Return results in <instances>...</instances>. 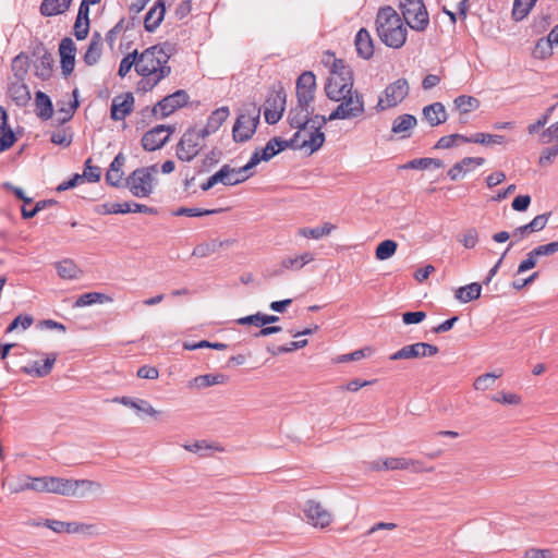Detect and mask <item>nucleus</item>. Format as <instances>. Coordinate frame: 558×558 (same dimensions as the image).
Masks as SVG:
<instances>
[{"mask_svg": "<svg viewBox=\"0 0 558 558\" xmlns=\"http://www.w3.org/2000/svg\"><path fill=\"white\" fill-rule=\"evenodd\" d=\"M313 113L314 107L312 105H302L298 101L288 114L290 126L298 130L294 134L299 135V147L308 149L311 154L323 146L325 134L322 129L327 123L325 116Z\"/></svg>", "mask_w": 558, "mask_h": 558, "instance_id": "obj_1", "label": "nucleus"}, {"mask_svg": "<svg viewBox=\"0 0 558 558\" xmlns=\"http://www.w3.org/2000/svg\"><path fill=\"white\" fill-rule=\"evenodd\" d=\"M34 492L57 494L73 498H85L89 494L102 493V485L92 480L39 476L36 480Z\"/></svg>", "mask_w": 558, "mask_h": 558, "instance_id": "obj_2", "label": "nucleus"}, {"mask_svg": "<svg viewBox=\"0 0 558 558\" xmlns=\"http://www.w3.org/2000/svg\"><path fill=\"white\" fill-rule=\"evenodd\" d=\"M375 24L378 37L386 46L398 49L405 44L407 27L403 26L401 16L392 7L380 8Z\"/></svg>", "mask_w": 558, "mask_h": 558, "instance_id": "obj_3", "label": "nucleus"}, {"mask_svg": "<svg viewBox=\"0 0 558 558\" xmlns=\"http://www.w3.org/2000/svg\"><path fill=\"white\" fill-rule=\"evenodd\" d=\"M174 50L173 45L163 43L145 49L137 54L136 73L141 76H158L161 71L171 69L169 59Z\"/></svg>", "mask_w": 558, "mask_h": 558, "instance_id": "obj_4", "label": "nucleus"}, {"mask_svg": "<svg viewBox=\"0 0 558 558\" xmlns=\"http://www.w3.org/2000/svg\"><path fill=\"white\" fill-rule=\"evenodd\" d=\"M353 90V72L342 59H335L325 84L326 96L332 101H340Z\"/></svg>", "mask_w": 558, "mask_h": 558, "instance_id": "obj_5", "label": "nucleus"}, {"mask_svg": "<svg viewBox=\"0 0 558 558\" xmlns=\"http://www.w3.org/2000/svg\"><path fill=\"white\" fill-rule=\"evenodd\" d=\"M156 172V165L137 168L125 179V185L133 196L138 198L148 197L154 191V175Z\"/></svg>", "mask_w": 558, "mask_h": 558, "instance_id": "obj_6", "label": "nucleus"}, {"mask_svg": "<svg viewBox=\"0 0 558 558\" xmlns=\"http://www.w3.org/2000/svg\"><path fill=\"white\" fill-rule=\"evenodd\" d=\"M336 109L326 117L327 122L333 120H348L360 118L365 112L363 96L357 90H352L341 98Z\"/></svg>", "mask_w": 558, "mask_h": 558, "instance_id": "obj_7", "label": "nucleus"}, {"mask_svg": "<svg viewBox=\"0 0 558 558\" xmlns=\"http://www.w3.org/2000/svg\"><path fill=\"white\" fill-rule=\"evenodd\" d=\"M400 10L407 25L415 32H424L429 24V15L423 0H403Z\"/></svg>", "mask_w": 558, "mask_h": 558, "instance_id": "obj_8", "label": "nucleus"}, {"mask_svg": "<svg viewBox=\"0 0 558 558\" xmlns=\"http://www.w3.org/2000/svg\"><path fill=\"white\" fill-rule=\"evenodd\" d=\"M299 135L294 134L290 140H281L278 137H274L269 140L264 148L260 150L256 149L250 160L248 167H256L260 161H268L272 157H275L280 151L286 148L292 149H301L300 147Z\"/></svg>", "mask_w": 558, "mask_h": 558, "instance_id": "obj_9", "label": "nucleus"}, {"mask_svg": "<svg viewBox=\"0 0 558 558\" xmlns=\"http://www.w3.org/2000/svg\"><path fill=\"white\" fill-rule=\"evenodd\" d=\"M260 109L252 106L245 113H241L232 129V137L236 143H244L252 138L259 123Z\"/></svg>", "mask_w": 558, "mask_h": 558, "instance_id": "obj_10", "label": "nucleus"}, {"mask_svg": "<svg viewBox=\"0 0 558 558\" xmlns=\"http://www.w3.org/2000/svg\"><path fill=\"white\" fill-rule=\"evenodd\" d=\"M409 90V83L405 78L396 80L385 88L384 95L378 99L376 109L383 111L396 107L408 96Z\"/></svg>", "mask_w": 558, "mask_h": 558, "instance_id": "obj_11", "label": "nucleus"}, {"mask_svg": "<svg viewBox=\"0 0 558 558\" xmlns=\"http://www.w3.org/2000/svg\"><path fill=\"white\" fill-rule=\"evenodd\" d=\"M204 145L205 144L193 134V130L187 129L175 146V156L183 162H191L201 153Z\"/></svg>", "mask_w": 558, "mask_h": 558, "instance_id": "obj_12", "label": "nucleus"}, {"mask_svg": "<svg viewBox=\"0 0 558 558\" xmlns=\"http://www.w3.org/2000/svg\"><path fill=\"white\" fill-rule=\"evenodd\" d=\"M302 509L308 523L315 527L325 529L332 522V513L319 501L308 499L304 502Z\"/></svg>", "mask_w": 558, "mask_h": 558, "instance_id": "obj_13", "label": "nucleus"}, {"mask_svg": "<svg viewBox=\"0 0 558 558\" xmlns=\"http://www.w3.org/2000/svg\"><path fill=\"white\" fill-rule=\"evenodd\" d=\"M287 102V94L283 88L271 92L266 101L264 116L268 124H276L282 117Z\"/></svg>", "mask_w": 558, "mask_h": 558, "instance_id": "obj_14", "label": "nucleus"}, {"mask_svg": "<svg viewBox=\"0 0 558 558\" xmlns=\"http://www.w3.org/2000/svg\"><path fill=\"white\" fill-rule=\"evenodd\" d=\"M173 132L174 126L162 124L156 125L151 130L147 131L142 137V146L144 150L155 151L162 148Z\"/></svg>", "mask_w": 558, "mask_h": 558, "instance_id": "obj_15", "label": "nucleus"}, {"mask_svg": "<svg viewBox=\"0 0 558 558\" xmlns=\"http://www.w3.org/2000/svg\"><path fill=\"white\" fill-rule=\"evenodd\" d=\"M438 353V348L434 344L426 342H416L413 344H408L402 347L397 352L392 353L389 356V360H410V359H420L434 356Z\"/></svg>", "mask_w": 558, "mask_h": 558, "instance_id": "obj_16", "label": "nucleus"}, {"mask_svg": "<svg viewBox=\"0 0 558 558\" xmlns=\"http://www.w3.org/2000/svg\"><path fill=\"white\" fill-rule=\"evenodd\" d=\"M189 99L190 97L185 90L178 89L159 100L151 109V112L155 114L159 109L161 117L166 118L173 113L177 109L185 106L189 102Z\"/></svg>", "mask_w": 558, "mask_h": 558, "instance_id": "obj_17", "label": "nucleus"}, {"mask_svg": "<svg viewBox=\"0 0 558 558\" xmlns=\"http://www.w3.org/2000/svg\"><path fill=\"white\" fill-rule=\"evenodd\" d=\"M316 77L311 71L303 72L296 81V100L302 105H312L315 98Z\"/></svg>", "mask_w": 558, "mask_h": 558, "instance_id": "obj_18", "label": "nucleus"}, {"mask_svg": "<svg viewBox=\"0 0 558 558\" xmlns=\"http://www.w3.org/2000/svg\"><path fill=\"white\" fill-rule=\"evenodd\" d=\"M75 53L76 46L72 38L65 37L61 39L59 44V54L61 59V70L65 77L69 76L74 70Z\"/></svg>", "mask_w": 558, "mask_h": 558, "instance_id": "obj_19", "label": "nucleus"}, {"mask_svg": "<svg viewBox=\"0 0 558 558\" xmlns=\"http://www.w3.org/2000/svg\"><path fill=\"white\" fill-rule=\"evenodd\" d=\"M134 96L132 93L118 95L112 99L110 117L114 121L123 120L133 111Z\"/></svg>", "mask_w": 558, "mask_h": 558, "instance_id": "obj_20", "label": "nucleus"}, {"mask_svg": "<svg viewBox=\"0 0 558 558\" xmlns=\"http://www.w3.org/2000/svg\"><path fill=\"white\" fill-rule=\"evenodd\" d=\"M166 14V0H157L155 4L148 10L144 19V27L148 33H154Z\"/></svg>", "mask_w": 558, "mask_h": 558, "instance_id": "obj_21", "label": "nucleus"}, {"mask_svg": "<svg viewBox=\"0 0 558 558\" xmlns=\"http://www.w3.org/2000/svg\"><path fill=\"white\" fill-rule=\"evenodd\" d=\"M354 45L359 57L368 60L374 54V44L369 32L366 28H361L354 39Z\"/></svg>", "mask_w": 558, "mask_h": 558, "instance_id": "obj_22", "label": "nucleus"}, {"mask_svg": "<svg viewBox=\"0 0 558 558\" xmlns=\"http://www.w3.org/2000/svg\"><path fill=\"white\" fill-rule=\"evenodd\" d=\"M114 402L121 403L128 408L134 409L137 412H143L149 416L156 417L160 411L153 408V405L144 399H133L131 397H117Z\"/></svg>", "mask_w": 558, "mask_h": 558, "instance_id": "obj_23", "label": "nucleus"}, {"mask_svg": "<svg viewBox=\"0 0 558 558\" xmlns=\"http://www.w3.org/2000/svg\"><path fill=\"white\" fill-rule=\"evenodd\" d=\"M485 159L482 157H465L461 161L454 163L448 170V177L452 181H457L462 178L469 170L471 166H482L484 165Z\"/></svg>", "mask_w": 558, "mask_h": 558, "instance_id": "obj_24", "label": "nucleus"}, {"mask_svg": "<svg viewBox=\"0 0 558 558\" xmlns=\"http://www.w3.org/2000/svg\"><path fill=\"white\" fill-rule=\"evenodd\" d=\"M423 116L430 126H438L447 120V112L441 102L425 106L423 108Z\"/></svg>", "mask_w": 558, "mask_h": 558, "instance_id": "obj_25", "label": "nucleus"}, {"mask_svg": "<svg viewBox=\"0 0 558 558\" xmlns=\"http://www.w3.org/2000/svg\"><path fill=\"white\" fill-rule=\"evenodd\" d=\"M416 123L417 120L413 114L404 113L398 116L392 122L391 132L393 134H401L402 138H408Z\"/></svg>", "mask_w": 558, "mask_h": 558, "instance_id": "obj_26", "label": "nucleus"}, {"mask_svg": "<svg viewBox=\"0 0 558 558\" xmlns=\"http://www.w3.org/2000/svg\"><path fill=\"white\" fill-rule=\"evenodd\" d=\"M73 0H43L39 7L40 14L47 17L65 13Z\"/></svg>", "mask_w": 558, "mask_h": 558, "instance_id": "obj_27", "label": "nucleus"}, {"mask_svg": "<svg viewBox=\"0 0 558 558\" xmlns=\"http://www.w3.org/2000/svg\"><path fill=\"white\" fill-rule=\"evenodd\" d=\"M8 93L10 98L19 107L26 106L31 100V93L28 87L20 81L12 82L9 85Z\"/></svg>", "mask_w": 558, "mask_h": 558, "instance_id": "obj_28", "label": "nucleus"}, {"mask_svg": "<svg viewBox=\"0 0 558 558\" xmlns=\"http://www.w3.org/2000/svg\"><path fill=\"white\" fill-rule=\"evenodd\" d=\"M56 362V355L50 354L47 359L40 363L39 361L33 362L31 365L25 366L23 368L24 373L36 376V377H45L50 374Z\"/></svg>", "mask_w": 558, "mask_h": 558, "instance_id": "obj_29", "label": "nucleus"}, {"mask_svg": "<svg viewBox=\"0 0 558 558\" xmlns=\"http://www.w3.org/2000/svg\"><path fill=\"white\" fill-rule=\"evenodd\" d=\"M228 377L223 374H205L193 378L189 383V387H195L197 389L207 388L214 385L225 384Z\"/></svg>", "mask_w": 558, "mask_h": 558, "instance_id": "obj_30", "label": "nucleus"}, {"mask_svg": "<svg viewBox=\"0 0 558 558\" xmlns=\"http://www.w3.org/2000/svg\"><path fill=\"white\" fill-rule=\"evenodd\" d=\"M36 114L43 120H48L52 117L53 107L51 99L44 92H37L35 95Z\"/></svg>", "mask_w": 558, "mask_h": 558, "instance_id": "obj_31", "label": "nucleus"}, {"mask_svg": "<svg viewBox=\"0 0 558 558\" xmlns=\"http://www.w3.org/2000/svg\"><path fill=\"white\" fill-rule=\"evenodd\" d=\"M482 286L477 282H472L468 286L460 287L456 290L454 298L461 303H469L477 300L481 296Z\"/></svg>", "mask_w": 558, "mask_h": 558, "instance_id": "obj_32", "label": "nucleus"}, {"mask_svg": "<svg viewBox=\"0 0 558 558\" xmlns=\"http://www.w3.org/2000/svg\"><path fill=\"white\" fill-rule=\"evenodd\" d=\"M222 167H227V185L240 184L252 175V173H248V171L253 169V167H248V162L245 166L238 169L231 168L229 165H223Z\"/></svg>", "mask_w": 558, "mask_h": 558, "instance_id": "obj_33", "label": "nucleus"}, {"mask_svg": "<svg viewBox=\"0 0 558 558\" xmlns=\"http://www.w3.org/2000/svg\"><path fill=\"white\" fill-rule=\"evenodd\" d=\"M383 465L385 470H407L410 466H414L415 471H422L421 463L418 461H414L405 458H386L383 460Z\"/></svg>", "mask_w": 558, "mask_h": 558, "instance_id": "obj_34", "label": "nucleus"}, {"mask_svg": "<svg viewBox=\"0 0 558 558\" xmlns=\"http://www.w3.org/2000/svg\"><path fill=\"white\" fill-rule=\"evenodd\" d=\"M279 320V317L276 315H268L263 313H256L254 315L244 316L238 319V324L240 325H255L258 327H264L268 324H274Z\"/></svg>", "mask_w": 558, "mask_h": 558, "instance_id": "obj_35", "label": "nucleus"}, {"mask_svg": "<svg viewBox=\"0 0 558 558\" xmlns=\"http://www.w3.org/2000/svg\"><path fill=\"white\" fill-rule=\"evenodd\" d=\"M314 260V254L305 252L295 257H286L281 262V267L289 270H300L305 265Z\"/></svg>", "mask_w": 558, "mask_h": 558, "instance_id": "obj_36", "label": "nucleus"}, {"mask_svg": "<svg viewBox=\"0 0 558 558\" xmlns=\"http://www.w3.org/2000/svg\"><path fill=\"white\" fill-rule=\"evenodd\" d=\"M432 167L436 168V169L442 168L444 162H442V160H440L438 158L424 157V158L412 159L409 162H407L405 165H403L401 168L402 169L425 170V169H428Z\"/></svg>", "mask_w": 558, "mask_h": 558, "instance_id": "obj_37", "label": "nucleus"}, {"mask_svg": "<svg viewBox=\"0 0 558 558\" xmlns=\"http://www.w3.org/2000/svg\"><path fill=\"white\" fill-rule=\"evenodd\" d=\"M57 272L62 279H76L82 274L81 269L71 259H64L56 264Z\"/></svg>", "mask_w": 558, "mask_h": 558, "instance_id": "obj_38", "label": "nucleus"}, {"mask_svg": "<svg viewBox=\"0 0 558 558\" xmlns=\"http://www.w3.org/2000/svg\"><path fill=\"white\" fill-rule=\"evenodd\" d=\"M453 105L456 109L460 111V113L466 114L471 111L478 109L481 102L477 98L473 96L461 95L453 100Z\"/></svg>", "mask_w": 558, "mask_h": 558, "instance_id": "obj_39", "label": "nucleus"}, {"mask_svg": "<svg viewBox=\"0 0 558 558\" xmlns=\"http://www.w3.org/2000/svg\"><path fill=\"white\" fill-rule=\"evenodd\" d=\"M336 226L330 222H325L322 227L316 228H302L299 230V234L306 239H315L318 240L323 236L329 235Z\"/></svg>", "mask_w": 558, "mask_h": 558, "instance_id": "obj_40", "label": "nucleus"}, {"mask_svg": "<svg viewBox=\"0 0 558 558\" xmlns=\"http://www.w3.org/2000/svg\"><path fill=\"white\" fill-rule=\"evenodd\" d=\"M111 301V298L99 292H88L80 295L75 303V307H85L96 303H105Z\"/></svg>", "mask_w": 558, "mask_h": 558, "instance_id": "obj_41", "label": "nucleus"}, {"mask_svg": "<svg viewBox=\"0 0 558 558\" xmlns=\"http://www.w3.org/2000/svg\"><path fill=\"white\" fill-rule=\"evenodd\" d=\"M537 0H514L512 7V19L520 22L527 16Z\"/></svg>", "mask_w": 558, "mask_h": 558, "instance_id": "obj_42", "label": "nucleus"}, {"mask_svg": "<svg viewBox=\"0 0 558 558\" xmlns=\"http://www.w3.org/2000/svg\"><path fill=\"white\" fill-rule=\"evenodd\" d=\"M53 58L51 53L45 51L36 64V75L41 80H48L52 73Z\"/></svg>", "mask_w": 558, "mask_h": 558, "instance_id": "obj_43", "label": "nucleus"}, {"mask_svg": "<svg viewBox=\"0 0 558 558\" xmlns=\"http://www.w3.org/2000/svg\"><path fill=\"white\" fill-rule=\"evenodd\" d=\"M230 111L229 108L223 106L210 113V116L207 119V124L211 129V131L217 132L219 128L223 124V122L229 117Z\"/></svg>", "mask_w": 558, "mask_h": 558, "instance_id": "obj_44", "label": "nucleus"}, {"mask_svg": "<svg viewBox=\"0 0 558 558\" xmlns=\"http://www.w3.org/2000/svg\"><path fill=\"white\" fill-rule=\"evenodd\" d=\"M460 143H470L469 137L462 134H450L440 137L436 143L435 148L448 149L459 145Z\"/></svg>", "mask_w": 558, "mask_h": 558, "instance_id": "obj_45", "label": "nucleus"}, {"mask_svg": "<svg viewBox=\"0 0 558 558\" xmlns=\"http://www.w3.org/2000/svg\"><path fill=\"white\" fill-rule=\"evenodd\" d=\"M554 46L547 37L538 39L533 50V57L541 60L550 57Z\"/></svg>", "mask_w": 558, "mask_h": 558, "instance_id": "obj_46", "label": "nucleus"}, {"mask_svg": "<svg viewBox=\"0 0 558 558\" xmlns=\"http://www.w3.org/2000/svg\"><path fill=\"white\" fill-rule=\"evenodd\" d=\"M397 243L393 240H385L376 247L375 256L379 260L390 258L397 251Z\"/></svg>", "mask_w": 558, "mask_h": 558, "instance_id": "obj_47", "label": "nucleus"}, {"mask_svg": "<svg viewBox=\"0 0 558 558\" xmlns=\"http://www.w3.org/2000/svg\"><path fill=\"white\" fill-rule=\"evenodd\" d=\"M470 143L483 144V145H492L497 144L500 145L505 142V136L497 134H485V133H476L469 137Z\"/></svg>", "mask_w": 558, "mask_h": 558, "instance_id": "obj_48", "label": "nucleus"}, {"mask_svg": "<svg viewBox=\"0 0 558 558\" xmlns=\"http://www.w3.org/2000/svg\"><path fill=\"white\" fill-rule=\"evenodd\" d=\"M37 477L25 475L16 483H10L9 489L11 494H17L24 490H34Z\"/></svg>", "mask_w": 558, "mask_h": 558, "instance_id": "obj_49", "label": "nucleus"}, {"mask_svg": "<svg viewBox=\"0 0 558 558\" xmlns=\"http://www.w3.org/2000/svg\"><path fill=\"white\" fill-rule=\"evenodd\" d=\"M171 72V69H166L161 71V74L158 76H142L138 82V88L148 92L151 90L161 80L167 77Z\"/></svg>", "mask_w": 558, "mask_h": 558, "instance_id": "obj_50", "label": "nucleus"}, {"mask_svg": "<svg viewBox=\"0 0 558 558\" xmlns=\"http://www.w3.org/2000/svg\"><path fill=\"white\" fill-rule=\"evenodd\" d=\"M227 167H221L216 173H214L211 177L208 178L206 182H204L201 185V189L203 191H209L211 187H214L218 183H222L223 185H227L226 177H227Z\"/></svg>", "mask_w": 558, "mask_h": 558, "instance_id": "obj_51", "label": "nucleus"}, {"mask_svg": "<svg viewBox=\"0 0 558 558\" xmlns=\"http://www.w3.org/2000/svg\"><path fill=\"white\" fill-rule=\"evenodd\" d=\"M222 209H201V208H187V207H180L174 215L175 216H186V217H203L208 215H214Z\"/></svg>", "mask_w": 558, "mask_h": 558, "instance_id": "obj_52", "label": "nucleus"}, {"mask_svg": "<svg viewBox=\"0 0 558 558\" xmlns=\"http://www.w3.org/2000/svg\"><path fill=\"white\" fill-rule=\"evenodd\" d=\"M499 376H500V374H495V373H486L484 375H481L475 379L474 388L476 390L485 391L494 386L495 380Z\"/></svg>", "mask_w": 558, "mask_h": 558, "instance_id": "obj_53", "label": "nucleus"}, {"mask_svg": "<svg viewBox=\"0 0 558 558\" xmlns=\"http://www.w3.org/2000/svg\"><path fill=\"white\" fill-rule=\"evenodd\" d=\"M137 51H133L129 54H126L120 62L118 74L121 77H124L134 66L136 69L137 63Z\"/></svg>", "mask_w": 558, "mask_h": 558, "instance_id": "obj_54", "label": "nucleus"}, {"mask_svg": "<svg viewBox=\"0 0 558 558\" xmlns=\"http://www.w3.org/2000/svg\"><path fill=\"white\" fill-rule=\"evenodd\" d=\"M77 94H78V90L74 89L73 90L74 100L69 102V105L66 107H62L59 109V113L62 116L59 118V121L61 123H64L72 119L75 110L78 107Z\"/></svg>", "mask_w": 558, "mask_h": 558, "instance_id": "obj_55", "label": "nucleus"}, {"mask_svg": "<svg viewBox=\"0 0 558 558\" xmlns=\"http://www.w3.org/2000/svg\"><path fill=\"white\" fill-rule=\"evenodd\" d=\"M101 170L97 166H92V159L88 158L85 161L84 173L82 174L83 180L86 179L88 182H98L100 180Z\"/></svg>", "mask_w": 558, "mask_h": 558, "instance_id": "obj_56", "label": "nucleus"}, {"mask_svg": "<svg viewBox=\"0 0 558 558\" xmlns=\"http://www.w3.org/2000/svg\"><path fill=\"white\" fill-rule=\"evenodd\" d=\"M550 215V213H545L534 217L529 223H526L529 232L534 233L542 231L546 227Z\"/></svg>", "mask_w": 558, "mask_h": 558, "instance_id": "obj_57", "label": "nucleus"}, {"mask_svg": "<svg viewBox=\"0 0 558 558\" xmlns=\"http://www.w3.org/2000/svg\"><path fill=\"white\" fill-rule=\"evenodd\" d=\"M101 53H102V47L88 45L87 50L83 58L84 62L89 66L95 65L99 61Z\"/></svg>", "mask_w": 558, "mask_h": 558, "instance_id": "obj_58", "label": "nucleus"}, {"mask_svg": "<svg viewBox=\"0 0 558 558\" xmlns=\"http://www.w3.org/2000/svg\"><path fill=\"white\" fill-rule=\"evenodd\" d=\"M558 104L549 107L546 112L534 123L530 124L527 126V131L530 134H535L539 129H542L543 126H545L551 116V113L554 112V110L556 109Z\"/></svg>", "mask_w": 558, "mask_h": 558, "instance_id": "obj_59", "label": "nucleus"}, {"mask_svg": "<svg viewBox=\"0 0 558 558\" xmlns=\"http://www.w3.org/2000/svg\"><path fill=\"white\" fill-rule=\"evenodd\" d=\"M33 324V317L29 315H19L15 317L7 328V332H11L21 326L24 330L29 328Z\"/></svg>", "mask_w": 558, "mask_h": 558, "instance_id": "obj_60", "label": "nucleus"}, {"mask_svg": "<svg viewBox=\"0 0 558 558\" xmlns=\"http://www.w3.org/2000/svg\"><path fill=\"white\" fill-rule=\"evenodd\" d=\"M536 257L553 255L558 252V241L538 245L532 250Z\"/></svg>", "mask_w": 558, "mask_h": 558, "instance_id": "obj_61", "label": "nucleus"}, {"mask_svg": "<svg viewBox=\"0 0 558 558\" xmlns=\"http://www.w3.org/2000/svg\"><path fill=\"white\" fill-rule=\"evenodd\" d=\"M478 241V233L475 228L468 229L461 239V243L465 248H473Z\"/></svg>", "mask_w": 558, "mask_h": 558, "instance_id": "obj_62", "label": "nucleus"}, {"mask_svg": "<svg viewBox=\"0 0 558 558\" xmlns=\"http://www.w3.org/2000/svg\"><path fill=\"white\" fill-rule=\"evenodd\" d=\"M0 153H3L11 148L13 144L16 141V137L12 130H4L2 133H0Z\"/></svg>", "mask_w": 558, "mask_h": 558, "instance_id": "obj_63", "label": "nucleus"}, {"mask_svg": "<svg viewBox=\"0 0 558 558\" xmlns=\"http://www.w3.org/2000/svg\"><path fill=\"white\" fill-rule=\"evenodd\" d=\"M557 155H558V144L553 147L543 149V151L539 156L538 162L541 166H547V165L551 163L553 159Z\"/></svg>", "mask_w": 558, "mask_h": 558, "instance_id": "obj_64", "label": "nucleus"}]
</instances>
